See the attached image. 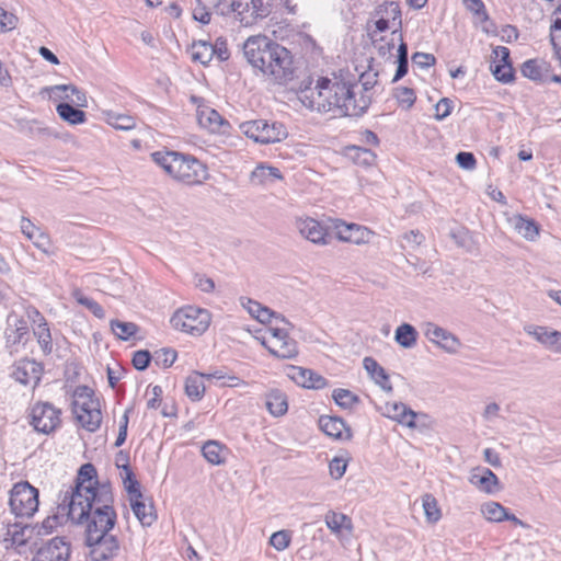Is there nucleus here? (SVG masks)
Instances as JSON below:
<instances>
[{"label":"nucleus","instance_id":"a878e982","mask_svg":"<svg viewBox=\"0 0 561 561\" xmlns=\"http://www.w3.org/2000/svg\"><path fill=\"white\" fill-rule=\"evenodd\" d=\"M550 68L551 65L543 59H529L523 64L522 73L533 81L547 82Z\"/></svg>","mask_w":561,"mask_h":561},{"label":"nucleus","instance_id":"e433bc0d","mask_svg":"<svg viewBox=\"0 0 561 561\" xmlns=\"http://www.w3.org/2000/svg\"><path fill=\"white\" fill-rule=\"evenodd\" d=\"M225 447L217 440H208L202 447L205 459L211 465H220L225 461Z\"/></svg>","mask_w":561,"mask_h":561},{"label":"nucleus","instance_id":"37998d69","mask_svg":"<svg viewBox=\"0 0 561 561\" xmlns=\"http://www.w3.org/2000/svg\"><path fill=\"white\" fill-rule=\"evenodd\" d=\"M491 70L495 79L503 83H510L514 79V70L511 62L492 64Z\"/></svg>","mask_w":561,"mask_h":561},{"label":"nucleus","instance_id":"a211bd4d","mask_svg":"<svg viewBox=\"0 0 561 561\" xmlns=\"http://www.w3.org/2000/svg\"><path fill=\"white\" fill-rule=\"evenodd\" d=\"M87 545L91 547V558L93 561H105L113 559L117 556L119 543L115 536L105 535L98 540H85Z\"/></svg>","mask_w":561,"mask_h":561},{"label":"nucleus","instance_id":"9d476101","mask_svg":"<svg viewBox=\"0 0 561 561\" xmlns=\"http://www.w3.org/2000/svg\"><path fill=\"white\" fill-rule=\"evenodd\" d=\"M10 507L18 517H31L38 508V490L28 482L16 483L10 493Z\"/></svg>","mask_w":561,"mask_h":561},{"label":"nucleus","instance_id":"f03ea898","mask_svg":"<svg viewBox=\"0 0 561 561\" xmlns=\"http://www.w3.org/2000/svg\"><path fill=\"white\" fill-rule=\"evenodd\" d=\"M247 61L268 80L286 84L296 77L294 56L286 47L266 36H251L243 44Z\"/></svg>","mask_w":561,"mask_h":561},{"label":"nucleus","instance_id":"5701e85b","mask_svg":"<svg viewBox=\"0 0 561 561\" xmlns=\"http://www.w3.org/2000/svg\"><path fill=\"white\" fill-rule=\"evenodd\" d=\"M373 232L365 227L355 224H342L336 226L339 240L354 244L367 243Z\"/></svg>","mask_w":561,"mask_h":561},{"label":"nucleus","instance_id":"79ce46f5","mask_svg":"<svg viewBox=\"0 0 561 561\" xmlns=\"http://www.w3.org/2000/svg\"><path fill=\"white\" fill-rule=\"evenodd\" d=\"M393 96L396 98L399 105L405 110L411 108L416 101V95H415L414 90L411 88H408V87L396 88L393 90Z\"/></svg>","mask_w":561,"mask_h":561},{"label":"nucleus","instance_id":"423d86ee","mask_svg":"<svg viewBox=\"0 0 561 561\" xmlns=\"http://www.w3.org/2000/svg\"><path fill=\"white\" fill-rule=\"evenodd\" d=\"M72 411L78 422L89 432H95L100 427L102 422L100 402L89 387H78L75 390Z\"/></svg>","mask_w":561,"mask_h":561},{"label":"nucleus","instance_id":"052dcab7","mask_svg":"<svg viewBox=\"0 0 561 561\" xmlns=\"http://www.w3.org/2000/svg\"><path fill=\"white\" fill-rule=\"evenodd\" d=\"M451 103L453 102L447 98H443L442 100H439L437 102V104L435 105L436 119L442 121L450 114L451 108H453Z\"/></svg>","mask_w":561,"mask_h":561},{"label":"nucleus","instance_id":"c85d7f7f","mask_svg":"<svg viewBox=\"0 0 561 561\" xmlns=\"http://www.w3.org/2000/svg\"><path fill=\"white\" fill-rule=\"evenodd\" d=\"M265 405L273 416H282L288 410L287 397L283 391L273 389L266 393Z\"/></svg>","mask_w":561,"mask_h":561},{"label":"nucleus","instance_id":"a19ab883","mask_svg":"<svg viewBox=\"0 0 561 561\" xmlns=\"http://www.w3.org/2000/svg\"><path fill=\"white\" fill-rule=\"evenodd\" d=\"M111 329L118 339L126 341L136 334L138 327L133 322L112 320Z\"/></svg>","mask_w":561,"mask_h":561},{"label":"nucleus","instance_id":"c03bdc74","mask_svg":"<svg viewBox=\"0 0 561 561\" xmlns=\"http://www.w3.org/2000/svg\"><path fill=\"white\" fill-rule=\"evenodd\" d=\"M462 3L480 23H484L489 20V14L482 0H462Z\"/></svg>","mask_w":561,"mask_h":561},{"label":"nucleus","instance_id":"09e8293b","mask_svg":"<svg viewBox=\"0 0 561 561\" xmlns=\"http://www.w3.org/2000/svg\"><path fill=\"white\" fill-rule=\"evenodd\" d=\"M332 397L335 403L344 409H350L358 402V397L346 389H335Z\"/></svg>","mask_w":561,"mask_h":561},{"label":"nucleus","instance_id":"412c9836","mask_svg":"<svg viewBox=\"0 0 561 561\" xmlns=\"http://www.w3.org/2000/svg\"><path fill=\"white\" fill-rule=\"evenodd\" d=\"M289 377L299 386L309 389H323L328 386V381L321 375L311 369L293 366Z\"/></svg>","mask_w":561,"mask_h":561},{"label":"nucleus","instance_id":"680f3d73","mask_svg":"<svg viewBox=\"0 0 561 561\" xmlns=\"http://www.w3.org/2000/svg\"><path fill=\"white\" fill-rule=\"evenodd\" d=\"M405 404L401 402H387L383 407V414L398 422L400 414L404 411Z\"/></svg>","mask_w":561,"mask_h":561},{"label":"nucleus","instance_id":"cd10ccee","mask_svg":"<svg viewBox=\"0 0 561 561\" xmlns=\"http://www.w3.org/2000/svg\"><path fill=\"white\" fill-rule=\"evenodd\" d=\"M364 368L385 391H392V386L389 381V376L386 370L373 357H365L363 360Z\"/></svg>","mask_w":561,"mask_h":561},{"label":"nucleus","instance_id":"bf43d9fd","mask_svg":"<svg viewBox=\"0 0 561 561\" xmlns=\"http://www.w3.org/2000/svg\"><path fill=\"white\" fill-rule=\"evenodd\" d=\"M347 463L343 458L335 457L330 461L329 469L333 479H341L346 471Z\"/></svg>","mask_w":561,"mask_h":561},{"label":"nucleus","instance_id":"20e7f679","mask_svg":"<svg viewBox=\"0 0 561 561\" xmlns=\"http://www.w3.org/2000/svg\"><path fill=\"white\" fill-rule=\"evenodd\" d=\"M96 470L92 463H84L80 467L76 486L72 488L70 495L68 493L65 495L64 503L69 502L67 504L68 507V517L72 522H81L84 517L88 516V513L93 507V500L99 497L101 493V486L98 484Z\"/></svg>","mask_w":561,"mask_h":561},{"label":"nucleus","instance_id":"f704fd0d","mask_svg":"<svg viewBox=\"0 0 561 561\" xmlns=\"http://www.w3.org/2000/svg\"><path fill=\"white\" fill-rule=\"evenodd\" d=\"M191 56L194 61L202 65L209 64L214 58V49L210 43L206 41L194 42L191 46Z\"/></svg>","mask_w":561,"mask_h":561},{"label":"nucleus","instance_id":"1a4fd4ad","mask_svg":"<svg viewBox=\"0 0 561 561\" xmlns=\"http://www.w3.org/2000/svg\"><path fill=\"white\" fill-rule=\"evenodd\" d=\"M240 130L255 142L273 144L285 139L288 135L280 123H268L264 119L249 121L240 124Z\"/></svg>","mask_w":561,"mask_h":561},{"label":"nucleus","instance_id":"f257e3e1","mask_svg":"<svg viewBox=\"0 0 561 561\" xmlns=\"http://www.w3.org/2000/svg\"><path fill=\"white\" fill-rule=\"evenodd\" d=\"M356 89L358 83L350 76L321 77L314 88L301 91L300 100L306 107L332 117L359 116L369 107L371 96H357Z\"/></svg>","mask_w":561,"mask_h":561},{"label":"nucleus","instance_id":"5fc2aeb1","mask_svg":"<svg viewBox=\"0 0 561 561\" xmlns=\"http://www.w3.org/2000/svg\"><path fill=\"white\" fill-rule=\"evenodd\" d=\"M30 240L38 250H41L45 254H50L51 241L46 232L39 230Z\"/></svg>","mask_w":561,"mask_h":561},{"label":"nucleus","instance_id":"4c0bfd02","mask_svg":"<svg viewBox=\"0 0 561 561\" xmlns=\"http://www.w3.org/2000/svg\"><path fill=\"white\" fill-rule=\"evenodd\" d=\"M106 122L119 130H131L136 127V118L126 114L107 112Z\"/></svg>","mask_w":561,"mask_h":561},{"label":"nucleus","instance_id":"774afa93","mask_svg":"<svg viewBox=\"0 0 561 561\" xmlns=\"http://www.w3.org/2000/svg\"><path fill=\"white\" fill-rule=\"evenodd\" d=\"M251 180H252V182H254L256 184H264L267 181H270L267 167L260 165V167L255 168L251 173Z\"/></svg>","mask_w":561,"mask_h":561},{"label":"nucleus","instance_id":"3c124183","mask_svg":"<svg viewBox=\"0 0 561 561\" xmlns=\"http://www.w3.org/2000/svg\"><path fill=\"white\" fill-rule=\"evenodd\" d=\"M291 537L290 533L287 530H279L274 533L270 538V543L273 546L277 551L285 550L289 543H290Z\"/></svg>","mask_w":561,"mask_h":561},{"label":"nucleus","instance_id":"603ef678","mask_svg":"<svg viewBox=\"0 0 561 561\" xmlns=\"http://www.w3.org/2000/svg\"><path fill=\"white\" fill-rule=\"evenodd\" d=\"M360 85L358 84L357 96L362 94L370 95L369 91L377 83V73H363L359 78Z\"/></svg>","mask_w":561,"mask_h":561},{"label":"nucleus","instance_id":"39448f33","mask_svg":"<svg viewBox=\"0 0 561 561\" xmlns=\"http://www.w3.org/2000/svg\"><path fill=\"white\" fill-rule=\"evenodd\" d=\"M113 495L107 484H102L99 497L93 500V507L81 522L87 524L85 540H98L108 534L116 523V513L112 506Z\"/></svg>","mask_w":561,"mask_h":561},{"label":"nucleus","instance_id":"dca6fc26","mask_svg":"<svg viewBox=\"0 0 561 561\" xmlns=\"http://www.w3.org/2000/svg\"><path fill=\"white\" fill-rule=\"evenodd\" d=\"M69 556V545L64 539L56 537L42 546L32 561H68Z\"/></svg>","mask_w":561,"mask_h":561},{"label":"nucleus","instance_id":"6e6552de","mask_svg":"<svg viewBox=\"0 0 561 561\" xmlns=\"http://www.w3.org/2000/svg\"><path fill=\"white\" fill-rule=\"evenodd\" d=\"M210 313L206 309L184 307L170 319L171 325L192 335H202L210 324Z\"/></svg>","mask_w":561,"mask_h":561},{"label":"nucleus","instance_id":"58836bf2","mask_svg":"<svg viewBox=\"0 0 561 561\" xmlns=\"http://www.w3.org/2000/svg\"><path fill=\"white\" fill-rule=\"evenodd\" d=\"M202 378L203 376L197 373L186 378L185 392L187 397L194 401L201 400L204 396L205 385L203 383Z\"/></svg>","mask_w":561,"mask_h":561},{"label":"nucleus","instance_id":"4d7b16f0","mask_svg":"<svg viewBox=\"0 0 561 561\" xmlns=\"http://www.w3.org/2000/svg\"><path fill=\"white\" fill-rule=\"evenodd\" d=\"M152 359V355L146 351L140 350L135 352L133 356V365L137 370H145Z\"/></svg>","mask_w":561,"mask_h":561},{"label":"nucleus","instance_id":"f3484780","mask_svg":"<svg viewBox=\"0 0 561 561\" xmlns=\"http://www.w3.org/2000/svg\"><path fill=\"white\" fill-rule=\"evenodd\" d=\"M27 317L34 322L33 334L37 340L41 350L45 355H49L53 352V339L47 321L35 308H30L27 310Z\"/></svg>","mask_w":561,"mask_h":561},{"label":"nucleus","instance_id":"c756f323","mask_svg":"<svg viewBox=\"0 0 561 561\" xmlns=\"http://www.w3.org/2000/svg\"><path fill=\"white\" fill-rule=\"evenodd\" d=\"M197 121L201 126L213 131L218 130L219 127L225 123L224 118L217 111L207 106L197 107Z\"/></svg>","mask_w":561,"mask_h":561},{"label":"nucleus","instance_id":"6ab92c4d","mask_svg":"<svg viewBox=\"0 0 561 561\" xmlns=\"http://www.w3.org/2000/svg\"><path fill=\"white\" fill-rule=\"evenodd\" d=\"M227 0H195V4L192 10L193 19L201 22L202 24H208L211 20L213 12H217L221 15L231 12L230 3L227 10L222 4Z\"/></svg>","mask_w":561,"mask_h":561},{"label":"nucleus","instance_id":"473e14b6","mask_svg":"<svg viewBox=\"0 0 561 561\" xmlns=\"http://www.w3.org/2000/svg\"><path fill=\"white\" fill-rule=\"evenodd\" d=\"M130 505L134 514L141 523V525L150 526L154 522L156 516L153 514L152 505H147L146 503H144L141 501V497L130 499Z\"/></svg>","mask_w":561,"mask_h":561},{"label":"nucleus","instance_id":"de8ad7c7","mask_svg":"<svg viewBox=\"0 0 561 561\" xmlns=\"http://www.w3.org/2000/svg\"><path fill=\"white\" fill-rule=\"evenodd\" d=\"M176 359V352L172 348H161L152 355V360L159 367L168 368Z\"/></svg>","mask_w":561,"mask_h":561},{"label":"nucleus","instance_id":"f8f14e48","mask_svg":"<svg viewBox=\"0 0 561 561\" xmlns=\"http://www.w3.org/2000/svg\"><path fill=\"white\" fill-rule=\"evenodd\" d=\"M274 5V0H231V12H234L240 21L251 24L255 19L267 16Z\"/></svg>","mask_w":561,"mask_h":561},{"label":"nucleus","instance_id":"ddd939ff","mask_svg":"<svg viewBox=\"0 0 561 561\" xmlns=\"http://www.w3.org/2000/svg\"><path fill=\"white\" fill-rule=\"evenodd\" d=\"M28 324L27 321L16 314L15 312L9 313L7 318V328L4 330L5 346L10 352H16V346L21 343L25 344L28 340Z\"/></svg>","mask_w":561,"mask_h":561},{"label":"nucleus","instance_id":"8fccbe9b","mask_svg":"<svg viewBox=\"0 0 561 561\" xmlns=\"http://www.w3.org/2000/svg\"><path fill=\"white\" fill-rule=\"evenodd\" d=\"M381 15L392 21L393 26L401 27V11L399 4L396 2H386L379 11Z\"/></svg>","mask_w":561,"mask_h":561},{"label":"nucleus","instance_id":"393cba45","mask_svg":"<svg viewBox=\"0 0 561 561\" xmlns=\"http://www.w3.org/2000/svg\"><path fill=\"white\" fill-rule=\"evenodd\" d=\"M319 426L325 435L336 439H348L352 436L344 421L336 416L322 415L319 419Z\"/></svg>","mask_w":561,"mask_h":561},{"label":"nucleus","instance_id":"7c9ffc66","mask_svg":"<svg viewBox=\"0 0 561 561\" xmlns=\"http://www.w3.org/2000/svg\"><path fill=\"white\" fill-rule=\"evenodd\" d=\"M417 335L419 333L413 325L402 323L396 329L394 341L403 348H412L416 344Z\"/></svg>","mask_w":561,"mask_h":561},{"label":"nucleus","instance_id":"2eb2a0df","mask_svg":"<svg viewBox=\"0 0 561 561\" xmlns=\"http://www.w3.org/2000/svg\"><path fill=\"white\" fill-rule=\"evenodd\" d=\"M424 334L430 342L438 345L449 354L457 353L460 346V341L456 335L434 323H426Z\"/></svg>","mask_w":561,"mask_h":561},{"label":"nucleus","instance_id":"49530a36","mask_svg":"<svg viewBox=\"0 0 561 561\" xmlns=\"http://www.w3.org/2000/svg\"><path fill=\"white\" fill-rule=\"evenodd\" d=\"M422 500L427 520L430 523H436L440 518V510L437 506V501L431 494H425Z\"/></svg>","mask_w":561,"mask_h":561},{"label":"nucleus","instance_id":"a18cd8bd","mask_svg":"<svg viewBox=\"0 0 561 561\" xmlns=\"http://www.w3.org/2000/svg\"><path fill=\"white\" fill-rule=\"evenodd\" d=\"M50 91L51 92H67V91H70L71 95L75 96V99H71V101L77 106H82V107L87 106L85 93L82 92L81 90H79L76 85H72V84L55 85V87L50 88Z\"/></svg>","mask_w":561,"mask_h":561},{"label":"nucleus","instance_id":"bb28decb","mask_svg":"<svg viewBox=\"0 0 561 561\" xmlns=\"http://www.w3.org/2000/svg\"><path fill=\"white\" fill-rule=\"evenodd\" d=\"M324 522H325L327 527L335 536H342L343 531H346L348 535H351L353 531L352 519L343 513H336L334 511H329L325 514Z\"/></svg>","mask_w":561,"mask_h":561},{"label":"nucleus","instance_id":"c9c22d12","mask_svg":"<svg viewBox=\"0 0 561 561\" xmlns=\"http://www.w3.org/2000/svg\"><path fill=\"white\" fill-rule=\"evenodd\" d=\"M58 115L71 125H78L85 122V113L69 103H60L57 105Z\"/></svg>","mask_w":561,"mask_h":561},{"label":"nucleus","instance_id":"6e6d98bb","mask_svg":"<svg viewBox=\"0 0 561 561\" xmlns=\"http://www.w3.org/2000/svg\"><path fill=\"white\" fill-rule=\"evenodd\" d=\"M435 57L432 54L427 53H414L412 55V67H417L420 69H426L435 64Z\"/></svg>","mask_w":561,"mask_h":561},{"label":"nucleus","instance_id":"864d4df0","mask_svg":"<svg viewBox=\"0 0 561 561\" xmlns=\"http://www.w3.org/2000/svg\"><path fill=\"white\" fill-rule=\"evenodd\" d=\"M77 301L87 307L95 317H98L99 319H103L105 317V311L104 309L102 308L101 305H99L95 300H93L92 298H89V297H85L83 295H78L77 296Z\"/></svg>","mask_w":561,"mask_h":561},{"label":"nucleus","instance_id":"4be33fe9","mask_svg":"<svg viewBox=\"0 0 561 561\" xmlns=\"http://www.w3.org/2000/svg\"><path fill=\"white\" fill-rule=\"evenodd\" d=\"M525 330L547 348L561 353V332L539 325H529Z\"/></svg>","mask_w":561,"mask_h":561},{"label":"nucleus","instance_id":"0e129e2a","mask_svg":"<svg viewBox=\"0 0 561 561\" xmlns=\"http://www.w3.org/2000/svg\"><path fill=\"white\" fill-rule=\"evenodd\" d=\"M553 15H554V20L551 25V42H552V45H553L554 49L557 50V53L561 54V46L558 47V44L556 42V36L553 34L557 31H561V4L554 11Z\"/></svg>","mask_w":561,"mask_h":561},{"label":"nucleus","instance_id":"13d9d810","mask_svg":"<svg viewBox=\"0 0 561 561\" xmlns=\"http://www.w3.org/2000/svg\"><path fill=\"white\" fill-rule=\"evenodd\" d=\"M18 18L0 8V32H8L16 26Z\"/></svg>","mask_w":561,"mask_h":561},{"label":"nucleus","instance_id":"2f4dec72","mask_svg":"<svg viewBox=\"0 0 561 561\" xmlns=\"http://www.w3.org/2000/svg\"><path fill=\"white\" fill-rule=\"evenodd\" d=\"M117 467L122 468L121 477L123 480V484L127 493L130 495V499L133 497H142L141 491H140V484L135 478V474L128 463L119 465L117 462Z\"/></svg>","mask_w":561,"mask_h":561},{"label":"nucleus","instance_id":"aec40b11","mask_svg":"<svg viewBox=\"0 0 561 561\" xmlns=\"http://www.w3.org/2000/svg\"><path fill=\"white\" fill-rule=\"evenodd\" d=\"M295 227L301 237L316 244H327V229L316 219L297 218Z\"/></svg>","mask_w":561,"mask_h":561},{"label":"nucleus","instance_id":"72a5a7b5","mask_svg":"<svg viewBox=\"0 0 561 561\" xmlns=\"http://www.w3.org/2000/svg\"><path fill=\"white\" fill-rule=\"evenodd\" d=\"M512 221L515 230L527 240H534L539 233L538 226L531 219L516 215Z\"/></svg>","mask_w":561,"mask_h":561},{"label":"nucleus","instance_id":"e2e57ef3","mask_svg":"<svg viewBox=\"0 0 561 561\" xmlns=\"http://www.w3.org/2000/svg\"><path fill=\"white\" fill-rule=\"evenodd\" d=\"M214 51V57H217L219 61H225L229 58L230 54L227 47V42L219 37L216 39L215 44H211Z\"/></svg>","mask_w":561,"mask_h":561},{"label":"nucleus","instance_id":"338daca9","mask_svg":"<svg viewBox=\"0 0 561 561\" xmlns=\"http://www.w3.org/2000/svg\"><path fill=\"white\" fill-rule=\"evenodd\" d=\"M400 415L401 416L398 419V423L410 428L415 427V419L417 416L416 412L405 405L404 411H402Z\"/></svg>","mask_w":561,"mask_h":561},{"label":"nucleus","instance_id":"9b49d317","mask_svg":"<svg viewBox=\"0 0 561 561\" xmlns=\"http://www.w3.org/2000/svg\"><path fill=\"white\" fill-rule=\"evenodd\" d=\"M60 410L48 402L36 403L31 411V424L34 430L50 434L60 426Z\"/></svg>","mask_w":561,"mask_h":561},{"label":"nucleus","instance_id":"4468645a","mask_svg":"<svg viewBox=\"0 0 561 561\" xmlns=\"http://www.w3.org/2000/svg\"><path fill=\"white\" fill-rule=\"evenodd\" d=\"M43 366L34 359L24 358L12 366L11 377L23 386L35 388L42 377Z\"/></svg>","mask_w":561,"mask_h":561},{"label":"nucleus","instance_id":"69168bd1","mask_svg":"<svg viewBox=\"0 0 561 561\" xmlns=\"http://www.w3.org/2000/svg\"><path fill=\"white\" fill-rule=\"evenodd\" d=\"M456 161L459 164V167L467 170H471L476 165V158L471 152L461 151L457 153Z\"/></svg>","mask_w":561,"mask_h":561},{"label":"nucleus","instance_id":"b1692460","mask_svg":"<svg viewBox=\"0 0 561 561\" xmlns=\"http://www.w3.org/2000/svg\"><path fill=\"white\" fill-rule=\"evenodd\" d=\"M470 482L486 493H494L500 490V481L496 474L488 468H476L470 476Z\"/></svg>","mask_w":561,"mask_h":561},{"label":"nucleus","instance_id":"7ed1b4c3","mask_svg":"<svg viewBox=\"0 0 561 561\" xmlns=\"http://www.w3.org/2000/svg\"><path fill=\"white\" fill-rule=\"evenodd\" d=\"M152 161L172 179L187 185L201 184L208 178L207 168L193 156L176 151H156Z\"/></svg>","mask_w":561,"mask_h":561},{"label":"nucleus","instance_id":"0eeeda50","mask_svg":"<svg viewBox=\"0 0 561 561\" xmlns=\"http://www.w3.org/2000/svg\"><path fill=\"white\" fill-rule=\"evenodd\" d=\"M275 327H270L271 337L263 340V345L275 357L282 359H291L297 356L298 347L294 339L289 337L288 331L291 323L284 316L275 312Z\"/></svg>","mask_w":561,"mask_h":561},{"label":"nucleus","instance_id":"ea45409f","mask_svg":"<svg viewBox=\"0 0 561 561\" xmlns=\"http://www.w3.org/2000/svg\"><path fill=\"white\" fill-rule=\"evenodd\" d=\"M481 512L488 520L494 523L503 522L505 520V517H507V510L497 502H488L483 504Z\"/></svg>","mask_w":561,"mask_h":561}]
</instances>
